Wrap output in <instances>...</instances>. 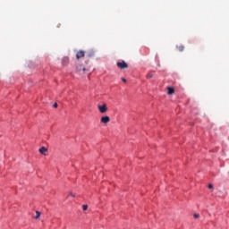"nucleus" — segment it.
<instances>
[{"label":"nucleus","instance_id":"nucleus-1","mask_svg":"<svg viewBox=\"0 0 229 229\" xmlns=\"http://www.w3.org/2000/svg\"><path fill=\"white\" fill-rule=\"evenodd\" d=\"M98 108L100 114H106V112H108V107H106V104H103L102 106H98Z\"/></svg>","mask_w":229,"mask_h":229},{"label":"nucleus","instance_id":"nucleus-2","mask_svg":"<svg viewBox=\"0 0 229 229\" xmlns=\"http://www.w3.org/2000/svg\"><path fill=\"white\" fill-rule=\"evenodd\" d=\"M116 65L119 69H128V64H126L124 61L118 62Z\"/></svg>","mask_w":229,"mask_h":229},{"label":"nucleus","instance_id":"nucleus-3","mask_svg":"<svg viewBox=\"0 0 229 229\" xmlns=\"http://www.w3.org/2000/svg\"><path fill=\"white\" fill-rule=\"evenodd\" d=\"M81 71H82L83 74H85V71H87L85 69V66H83V64H77L76 65V72H81Z\"/></svg>","mask_w":229,"mask_h":229},{"label":"nucleus","instance_id":"nucleus-4","mask_svg":"<svg viewBox=\"0 0 229 229\" xmlns=\"http://www.w3.org/2000/svg\"><path fill=\"white\" fill-rule=\"evenodd\" d=\"M81 58H85V51L79 50L76 54V59L80 60Z\"/></svg>","mask_w":229,"mask_h":229},{"label":"nucleus","instance_id":"nucleus-5","mask_svg":"<svg viewBox=\"0 0 229 229\" xmlns=\"http://www.w3.org/2000/svg\"><path fill=\"white\" fill-rule=\"evenodd\" d=\"M100 123L103 124H108L110 123V116H102L100 119Z\"/></svg>","mask_w":229,"mask_h":229},{"label":"nucleus","instance_id":"nucleus-6","mask_svg":"<svg viewBox=\"0 0 229 229\" xmlns=\"http://www.w3.org/2000/svg\"><path fill=\"white\" fill-rule=\"evenodd\" d=\"M39 153H40L41 155H46V153H47V148H46V147L40 148H39Z\"/></svg>","mask_w":229,"mask_h":229},{"label":"nucleus","instance_id":"nucleus-7","mask_svg":"<svg viewBox=\"0 0 229 229\" xmlns=\"http://www.w3.org/2000/svg\"><path fill=\"white\" fill-rule=\"evenodd\" d=\"M94 55H95L94 51H89L86 54V56H88V58H93Z\"/></svg>","mask_w":229,"mask_h":229},{"label":"nucleus","instance_id":"nucleus-8","mask_svg":"<svg viewBox=\"0 0 229 229\" xmlns=\"http://www.w3.org/2000/svg\"><path fill=\"white\" fill-rule=\"evenodd\" d=\"M176 47L181 53L183 52V50L185 49V47H183V45L177 46Z\"/></svg>","mask_w":229,"mask_h":229},{"label":"nucleus","instance_id":"nucleus-9","mask_svg":"<svg viewBox=\"0 0 229 229\" xmlns=\"http://www.w3.org/2000/svg\"><path fill=\"white\" fill-rule=\"evenodd\" d=\"M167 90H168V94L171 96V94H174V88H171V87H168L167 88Z\"/></svg>","mask_w":229,"mask_h":229},{"label":"nucleus","instance_id":"nucleus-10","mask_svg":"<svg viewBox=\"0 0 229 229\" xmlns=\"http://www.w3.org/2000/svg\"><path fill=\"white\" fill-rule=\"evenodd\" d=\"M38 217H40V211H36V216L34 219H38Z\"/></svg>","mask_w":229,"mask_h":229},{"label":"nucleus","instance_id":"nucleus-11","mask_svg":"<svg viewBox=\"0 0 229 229\" xmlns=\"http://www.w3.org/2000/svg\"><path fill=\"white\" fill-rule=\"evenodd\" d=\"M193 217H194L195 219L199 218V214H194V215H193Z\"/></svg>","mask_w":229,"mask_h":229},{"label":"nucleus","instance_id":"nucleus-12","mask_svg":"<svg viewBox=\"0 0 229 229\" xmlns=\"http://www.w3.org/2000/svg\"><path fill=\"white\" fill-rule=\"evenodd\" d=\"M82 208H83V210H87V208H89V206L83 205V206H82Z\"/></svg>","mask_w":229,"mask_h":229},{"label":"nucleus","instance_id":"nucleus-13","mask_svg":"<svg viewBox=\"0 0 229 229\" xmlns=\"http://www.w3.org/2000/svg\"><path fill=\"white\" fill-rule=\"evenodd\" d=\"M147 78H153V73H148V74L147 75Z\"/></svg>","mask_w":229,"mask_h":229},{"label":"nucleus","instance_id":"nucleus-14","mask_svg":"<svg viewBox=\"0 0 229 229\" xmlns=\"http://www.w3.org/2000/svg\"><path fill=\"white\" fill-rule=\"evenodd\" d=\"M208 189H214V185H213V184H211V183H210V184H208Z\"/></svg>","mask_w":229,"mask_h":229},{"label":"nucleus","instance_id":"nucleus-15","mask_svg":"<svg viewBox=\"0 0 229 229\" xmlns=\"http://www.w3.org/2000/svg\"><path fill=\"white\" fill-rule=\"evenodd\" d=\"M53 106H54V108H58V104L55 103Z\"/></svg>","mask_w":229,"mask_h":229},{"label":"nucleus","instance_id":"nucleus-16","mask_svg":"<svg viewBox=\"0 0 229 229\" xmlns=\"http://www.w3.org/2000/svg\"><path fill=\"white\" fill-rule=\"evenodd\" d=\"M122 81H123V83H126V79L122 78Z\"/></svg>","mask_w":229,"mask_h":229}]
</instances>
